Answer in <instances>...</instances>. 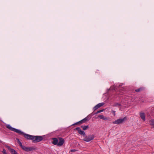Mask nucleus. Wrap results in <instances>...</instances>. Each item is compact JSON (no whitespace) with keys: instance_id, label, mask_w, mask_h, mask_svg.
Segmentation results:
<instances>
[{"instance_id":"1","label":"nucleus","mask_w":154,"mask_h":154,"mask_svg":"<svg viewBox=\"0 0 154 154\" xmlns=\"http://www.w3.org/2000/svg\"><path fill=\"white\" fill-rule=\"evenodd\" d=\"M52 143L54 145H57L58 146H61L63 145L64 142V140L61 137H58V139L56 138H52Z\"/></svg>"},{"instance_id":"2","label":"nucleus","mask_w":154,"mask_h":154,"mask_svg":"<svg viewBox=\"0 0 154 154\" xmlns=\"http://www.w3.org/2000/svg\"><path fill=\"white\" fill-rule=\"evenodd\" d=\"M83 140L86 142H89L93 140L95 137V136L93 134H89L88 135H85L84 136Z\"/></svg>"},{"instance_id":"3","label":"nucleus","mask_w":154,"mask_h":154,"mask_svg":"<svg viewBox=\"0 0 154 154\" xmlns=\"http://www.w3.org/2000/svg\"><path fill=\"white\" fill-rule=\"evenodd\" d=\"M43 139L42 136H33L32 142L34 143H37L42 141Z\"/></svg>"},{"instance_id":"4","label":"nucleus","mask_w":154,"mask_h":154,"mask_svg":"<svg viewBox=\"0 0 154 154\" xmlns=\"http://www.w3.org/2000/svg\"><path fill=\"white\" fill-rule=\"evenodd\" d=\"M21 132L18 133V134L20 135H23L24 137L27 140H32L33 136L25 134L23 132H22L21 131Z\"/></svg>"},{"instance_id":"5","label":"nucleus","mask_w":154,"mask_h":154,"mask_svg":"<svg viewBox=\"0 0 154 154\" xmlns=\"http://www.w3.org/2000/svg\"><path fill=\"white\" fill-rule=\"evenodd\" d=\"M6 127L9 129V130L11 131H14L17 133H18L21 132V131L19 130L16 129L15 128H12L9 125H6Z\"/></svg>"},{"instance_id":"6","label":"nucleus","mask_w":154,"mask_h":154,"mask_svg":"<svg viewBox=\"0 0 154 154\" xmlns=\"http://www.w3.org/2000/svg\"><path fill=\"white\" fill-rule=\"evenodd\" d=\"M23 150L26 152H29L33 150H35V148L32 147H27L23 146L22 148Z\"/></svg>"},{"instance_id":"7","label":"nucleus","mask_w":154,"mask_h":154,"mask_svg":"<svg viewBox=\"0 0 154 154\" xmlns=\"http://www.w3.org/2000/svg\"><path fill=\"white\" fill-rule=\"evenodd\" d=\"M125 117H124L123 119H118L116 120H115V121L113 122V124H119L122 123H123L125 120Z\"/></svg>"},{"instance_id":"8","label":"nucleus","mask_w":154,"mask_h":154,"mask_svg":"<svg viewBox=\"0 0 154 154\" xmlns=\"http://www.w3.org/2000/svg\"><path fill=\"white\" fill-rule=\"evenodd\" d=\"M104 104V103H98L93 108V109L94 111H95L96 109L103 106Z\"/></svg>"},{"instance_id":"9","label":"nucleus","mask_w":154,"mask_h":154,"mask_svg":"<svg viewBox=\"0 0 154 154\" xmlns=\"http://www.w3.org/2000/svg\"><path fill=\"white\" fill-rule=\"evenodd\" d=\"M75 129L78 130L79 134H80L83 135L84 137L85 136L86 134L85 132L81 130L79 127L76 128Z\"/></svg>"},{"instance_id":"10","label":"nucleus","mask_w":154,"mask_h":154,"mask_svg":"<svg viewBox=\"0 0 154 154\" xmlns=\"http://www.w3.org/2000/svg\"><path fill=\"white\" fill-rule=\"evenodd\" d=\"M140 116L141 119L143 121H144L145 120V115L144 113H140Z\"/></svg>"},{"instance_id":"11","label":"nucleus","mask_w":154,"mask_h":154,"mask_svg":"<svg viewBox=\"0 0 154 154\" xmlns=\"http://www.w3.org/2000/svg\"><path fill=\"white\" fill-rule=\"evenodd\" d=\"M98 117H99L100 118L103 119L104 120H108V119L107 117H104L102 115H100L98 116Z\"/></svg>"},{"instance_id":"12","label":"nucleus","mask_w":154,"mask_h":154,"mask_svg":"<svg viewBox=\"0 0 154 154\" xmlns=\"http://www.w3.org/2000/svg\"><path fill=\"white\" fill-rule=\"evenodd\" d=\"M144 89L143 87H140L138 89H136L135 91L136 92H140L141 91H142Z\"/></svg>"},{"instance_id":"13","label":"nucleus","mask_w":154,"mask_h":154,"mask_svg":"<svg viewBox=\"0 0 154 154\" xmlns=\"http://www.w3.org/2000/svg\"><path fill=\"white\" fill-rule=\"evenodd\" d=\"M81 127L82 128L83 130H85L89 128V127L88 125L86 126H81Z\"/></svg>"},{"instance_id":"14","label":"nucleus","mask_w":154,"mask_h":154,"mask_svg":"<svg viewBox=\"0 0 154 154\" xmlns=\"http://www.w3.org/2000/svg\"><path fill=\"white\" fill-rule=\"evenodd\" d=\"M10 152L12 154H17V152L13 149H12Z\"/></svg>"},{"instance_id":"15","label":"nucleus","mask_w":154,"mask_h":154,"mask_svg":"<svg viewBox=\"0 0 154 154\" xmlns=\"http://www.w3.org/2000/svg\"><path fill=\"white\" fill-rule=\"evenodd\" d=\"M10 152L12 154H17V152L13 149H12Z\"/></svg>"},{"instance_id":"16","label":"nucleus","mask_w":154,"mask_h":154,"mask_svg":"<svg viewBox=\"0 0 154 154\" xmlns=\"http://www.w3.org/2000/svg\"><path fill=\"white\" fill-rule=\"evenodd\" d=\"M149 123L150 124L154 126V119H152L149 121Z\"/></svg>"},{"instance_id":"17","label":"nucleus","mask_w":154,"mask_h":154,"mask_svg":"<svg viewBox=\"0 0 154 154\" xmlns=\"http://www.w3.org/2000/svg\"><path fill=\"white\" fill-rule=\"evenodd\" d=\"M121 106V104L118 103H116L113 105V106Z\"/></svg>"},{"instance_id":"18","label":"nucleus","mask_w":154,"mask_h":154,"mask_svg":"<svg viewBox=\"0 0 154 154\" xmlns=\"http://www.w3.org/2000/svg\"><path fill=\"white\" fill-rule=\"evenodd\" d=\"M19 145L21 147V148L23 147V146L22 145V143L20 141L18 142Z\"/></svg>"},{"instance_id":"19","label":"nucleus","mask_w":154,"mask_h":154,"mask_svg":"<svg viewBox=\"0 0 154 154\" xmlns=\"http://www.w3.org/2000/svg\"><path fill=\"white\" fill-rule=\"evenodd\" d=\"M84 120L86 122H87L89 121V119H88V117H86V118L84 119Z\"/></svg>"},{"instance_id":"20","label":"nucleus","mask_w":154,"mask_h":154,"mask_svg":"<svg viewBox=\"0 0 154 154\" xmlns=\"http://www.w3.org/2000/svg\"><path fill=\"white\" fill-rule=\"evenodd\" d=\"M84 120L86 122H87L89 121V119H88V117H86V118L84 119Z\"/></svg>"},{"instance_id":"21","label":"nucleus","mask_w":154,"mask_h":154,"mask_svg":"<svg viewBox=\"0 0 154 154\" xmlns=\"http://www.w3.org/2000/svg\"><path fill=\"white\" fill-rule=\"evenodd\" d=\"M80 121L81 122V124H82V123H85L86 122H85V120H84V119H82V120H81Z\"/></svg>"},{"instance_id":"22","label":"nucleus","mask_w":154,"mask_h":154,"mask_svg":"<svg viewBox=\"0 0 154 154\" xmlns=\"http://www.w3.org/2000/svg\"><path fill=\"white\" fill-rule=\"evenodd\" d=\"M6 147L10 151L12 149L10 147L8 146H6Z\"/></svg>"},{"instance_id":"23","label":"nucleus","mask_w":154,"mask_h":154,"mask_svg":"<svg viewBox=\"0 0 154 154\" xmlns=\"http://www.w3.org/2000/svg\"><path fill=\"white\" fill-rule=\"evenodd\" d=\"M77 124H81L80 121H79L73 124V125H76Z\"/></svg>"},{"instance_id":"24","label":"nucleus","mask_w":154,"mask_h":154,"mask_svg":"<svg viewBox=\"0 0 154 154\" xmlns=\"http://www.w3.org/2000/svg\"><path fill=\"white\" fill-rule=\"evenodd\" d=\"M2 152L4 154H7L6 152V150L5 149H3Z\"/></svg>"},{"instance_id":"25","label":"nucleus","mask_w":154,"mask_h":154,"mask_svg":"<svg viewBox=\"0 0 154 154\" xmlns=\"http://www.w3.org/2000/svg\"><path fill=\"white\" fill-rule=\"evenodd\" d=\"M112 112L113 114V115H114V116H116V114H115V112H116V111H114L113 110H112Z\"/></svg>"},{"instance_id":"26","label":"nucleus","mask_w":154,"mask_h":154,"mask_svg":"<svg viewBox=\"0 0 154 154\" xmlns=\"http://www.w3.org/2000/svg\"><path fill=\"white\" fill-rule=\"evenodd\" d=\"M103 110H104V109L100 110L98 111V112H99V113H100L101 112H103Z\"/></svg>"},{"instance_id":"27","label":"nucleus","mask_w":154,"mask_h":154,"mask_svg":"<svg viewBox=\"0 0 154 154\" xmlns=\"http://www.w3.org/2000/svg\"><path fill=\"white\" fill-rule=\"evenodd\" d=\"M77 150L75 149H72L70 150V152H75V151H76Z\"/></svg>"},{"instance_id":"28","label":"nucleus","mask_w":154,"mask_h":154,"mask_svg":"<svg viewBox=\"0 0 154 154\" xmlns=\"http://www.w3.org/2000/svg\"><path fill=\"white\" fill-rule=\"evenodd\" d=\"M98 113H99V112H98V111H97L96 112L94 113V114H97Z\"/></svg>"},{"instance_id":"29","label":"nucleus","mask_w":154,"mask_h":154,"mask_svg":"<svg viewBox=\"0 0 154 154\" xmlns=\"http://www.w3.org/2000/svg\"><path fill=\"white\" fill-rule=\"evenodd\" d=\"M119 87H120V89L121 88H120V86H119Z\"/></svg>"}]
</instances>
